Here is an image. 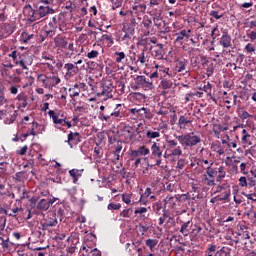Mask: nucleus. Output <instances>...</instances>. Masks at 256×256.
Masks as SVG:
<instances>
[{
    "mask_svg": "<svg viewBox=\"0 0 256 256\" xmlns=\"http://www.w3.org/2000/svg\"><path fill=\"white\" fill-rule=\"evenodd\" d=\"M215 71V68L213 67V64L209 65L206 69V75L207 77H211Z\"/></svg>",
    "mask_w": 256,
    "mask_h": 256,
    "instance_id": "5fc2aeb1",
    "label": "nucleus"
},
{
    "mask_svg": "<svg viewBox=\"0 0 256 256\" xmlns=\"http://www.w3.org/2000/svg\"><path fill=\"white\" fill-rule=\"evenodd\" d=\"M138 61L142 64L145 65L146 60H145V51H143L139 56H138Z\"/></svg>",
    "mask_w": 256,
    "mask_h": 256,
    "instance_id": "0e129e2a",
    "label": "nucleus"
},
{
    "mask_svg": "<svg viewBox=\"0 0 256 256\" xmlns=\"http://www.w3.org/2000/svg\"><path fill=\"white\" fill-rule=\"evenodd\" d=\"M65 143L69 145L70 149H73V145H79L81 143V134L79 132H70Z\"/></svg>",
    "mask_w": 256,
    "mask_h": 256,
    "instance_id": "423d86ee",
    "label": "nucleus"
},
{
    "mask_svg": "<svg viewBox=\"0 0 256 256\" xmlns=\"http://www.w3.org/2000/svg\"><path fill=\"white\" fill-rule=\"evenodd\" d=\"M133 11L136 13H145L147 11V5L146 4H138L133 6Z\"/></svg>",
    "mask_w": 256,
    "mask_h": 256,
    "instance_id": "c756f323",
    "label": "nucleus"
},
{
    "mask_svg": "<svg viewBox=\"0 0 256 256\" xmlns=\"http://www.w3.org/2000/svg\"><path fill=\"white\" fill-rule=\"evenodd\" d=\"M247 37L250 38V41H256V31H250L249 33H247Z\"/></svg>",
    "mask_w": 256,
    "mask_h": 256,
    "instance_id": "052dcab7",
    "label": "nucleus"
},
{
    "mask_svg": "<svg viewBox=\"0 0 256 256\" xmlns=\"http://www.w3.org/2000/svg\"><path fill=\"white\" fill-rule=\"evenodd\" d=\"M189 123H192V121L187 119L185 116H180L178 119V125L180 129H185Z\"/></svg>",
    "mask_w": 256,
    "mask_h": 256,
    "instance_id": "412c9836",
    "label": "nucleus"
},
{
    "mask_svg": "<svg viewBox=\"0 0 256 256\" xmlns=\"http://www.w3.org/2000/svg\"><path fill=\"white\" fill-rule=\"evenodd\" d=\"M244 51H246V53H255V47L253 46V44L248 43L245 46Z\"/></svg>",
    "mask_w": 256,
    "mask_h": 256,
    "instance_id": "49530a36",
    "label": "nucleus"
},
{
    "mask_svg": "<svg viewBox=\"0 0 256 256\" xmlns=\"http://www.w3.org/2000/svg\"><path fill=\"white\" fill-rule=\"evenodd\" d=\"M210 16L214 17V19H221V17H223V14L219 15L218 11L213 10L210 12Z\"/></svg>",
    "mask_w": 256,
    "mask_h": 256,
    "instance_id": "e2e57ef3",
    "label": "nucleus"
},
{
    "mask_svg": "<svg viewBox=\"0 0 256 256\" xmlns=\"http://www.w3.org/2000/svg\"><path fill=\"white\" fill-rule=\"evenodd\" d=\"M175 137L179 143L185 145V147H195V145L201 143V137L196 136L193 132L181 136L175 135Z\"/></svg>",
    "mask_w": 256,
    "mask_h": 256,
    "instance_id": "f03ea898",
    "label": "nucleus"
},
{
    "mask_svg": "<svg viewBox=\"0 0 256 256\" xmlns=\"http://www.w3.org/2000/svg\"><path fill=\"white\" fill-rule=\"evenodd\" d=\"M49 207L50 206L46 199H41L37 204V209H39L40 211H48Z\"/></svg>",
    "mask_w": 256,
    "mask_h": 256,
    "instance_id": "4be33fe9",
    "label": "nucleus"
},
{
    "mask_svg": "<svg viewBox=\"0 0 256 256\" xmlns=\"http://www.w3.org/2000/svg\"><path fill=\"white\" fill-rule=\"evenodd\" d=\"M15 119H17V111H16V110H14V111L12 112V114L10 115V117H8V118L5 119L4 123H5L6 125H11L12 123H15Z\"/></svg>",
    "mask_w": 256,
    "mask_h": 256,
    "instance_id": "cd10ccee",
    "label": "nucleus"
},
{
    "mask_svg": "<svg viewBox=\"0 0 256 256\" xmlns=\"http://www.w3.org/2000/svg\"><path fill=\"white\" fill-rule=\"evenodd\" d=\"M219 45L224 47V49H229V47H233V44L231 43V35H229V32L224 31L222 33V36L219 41Z\"/></svg>",
    "mask_w": 256,
    "mask_h": 256,
    "instance_id": "6e6552de",
    "label": "nucleus"
},
{
    "mask_svg": "<svg viewBox=\"0 0 256 256\" xmlns=\"http://www.w3.org/2000/svg\"><path fill=\"white\" fill-rule=\"evenodd\" d=\"M143 213H147V208L140 207L134 211V215H141V217L147 218L145 215H143Z\"/></svg>",
    "mask_w": 256,
    "mask_h": 256,
    "instance_id": "37998d69",
    "label": "nucleus"
},
{
    "mask_svg": "<svg viewBox=\"0 0 256 256\" xmlns=\"http://www.w3.org/2000/svg\"><path fill=\"white\" fill-rule=\"evenodd\" d=\"M64 69H66L65 77H73V75H76L77 71H79V67L73 63H66Z\"/></svg>",
    "mask_w": 256,
    "mask_h": 256,
    "instance_id": "9d476101",
    "label": "nucleus"
},
{
    "mask_svg": "<svg viewBox=\"0 0 256 256\" xmlns=\"http://www.w3.org/2000/svg\"><path fill=\"white\" fill-rule=\"evenodd\" d=\"M162 3L163 0H149L148 7L154 11L156 15H161V12L163 11V6L161 5Z\"/></svg>",
    "mask_w": 256,
    "mask_h": 256,
    "instance_id": "0eeeda50",
    "label": "nucleus"
},
{
    "mask_svg": "<svg viewBox=\"0 0 256 256\" xmlns=\"http://www.w3.org/2000/svg\"><path fill=\"white\" fill-rule=\"evenodd\" d=\"M37 80L40 81V83H43V87H49V84L47 83V76L39 74Z\"/></svg>",
    "mask_w": 256,
    "mask_h": 256,
    "instance_id": "ea45409f",
    "label": "nucleus"
},
{
    "mask_svg": "<svg viewBox=\"0 0 256 256\" xmlns=\"http://www.w3.org/2000/svg\"><path fill=\"white\" fill-rule=\"evenodd\" d=\"M16 183H21L23 181V172H17L14 176Z\"/></svg>",
    "mask_w": 256,
    "mask_h": 256,
    "instance_id": "3c124183",
    "label": "nucleus"
},
{
    "mask_svg": "<svg viewBox=\"0 0 256 256\" xmlns=\"http://www.w3.org/2000/svg\"><path fill=\"white\" fill-rule=\"evenodd\" d=\"M51 79V83H50V86L51 87H56V85H59V83H61V78H59L58 76H51L50 77Z\"/></svg>",
    "mask_w": 256,
    "mask_h": 256,
    "instance_id": "e433bc0d",
    "label": "nucleus"
},
{
    "mask_svg": "<svg viewBox=\"0 0 256 256\" xmlns=\"http://www.w3.org/2000/svg\"><path fill=\"white\" fill-rule=\"evenodd\" d=\"M115 55L117 56L115 59L116 63H121L125 59V52H115Z\"/></svg>",
    "mask_w": 256,
    "mask_h": 256,
    "instance_id": "79ce46f5",
    "label": "nucleus"
},
{
    "mask_svg": "<svg viewBox=\"0 0 256 256\" xmlns=\"http://www.w3.org/2000/svg\"><path fill=\"white\" fill-rule=\"evenodd\" d=\"M204 181L206 182V185H208L209 187L215 186V180H213V179H211V178L206 177V178L204 179Z\"/></svg>",
    "mask_w": 256,
    "mask_h": 256,
    "instance_id": "69168bd1",
    "label": "nucleus"
},
{
    "mask_svg": "<svg viewBox=\"0 0 256 256\" xmlns=\"http://www.w3.org/2000/svg\"><path fill=\"white\" fill-rule=\"evenodd\" d=\"M144 115H147V108L142 107L138 109V117H144Z\"/></svg>",
    "mask_w": 256,
    "mask_h": 256,
    "instance_id": "680f3d73",
    "label": "nucleus"
},
{
    "mask_svg": "<svg viewBox=\"0 0 256 256\" xmlns=\"http://www.w3.org/2000/svg\"><path fill=\"white\" fill-rule=\"evenodd\" d=\"M33 63V58L30 59V62H28L27 60L23 59V56H19V62L18 65H20V67H22V69L27 70L29 68H27V65H31Z\"/></svg>",
    "mask_w": 256,
    "mask_h": 256,
    "instance_id": "b1692460",
    "label": "nucleus"
},
{
    "mask_svg": "<svg viewBox=\"0 0 256 256\" xmlns=\"http://www.w3.org/2000/svg\"><path fill=\"white\" fill-rule=\"evenodd\" d=\"M206 256H235V252H233V248L229 246L217 248V245L209 244L206 249Z\"/></svg>",
    "mask_w": 256,
    "mask_h": 256,
    "instance_id": "f257e3e1",
    "label": "nucleus"
},
{
    "mask_svg": "<svg viewBox=\"0 0 256 256\" xmlns=\"http://www.w3.org/2000/svg\"><path fill=\"white\" fill-rule=\"evenodd\" d=\"M113 84L111 81H105L102 84V91L97 93V97H104L102 98L103 101H107L110 97H113Z\"/></svg>",
    "mask_w": 256,
    "mask_h": 256,
    "instance_id": "7ed1b4c3",
    "label": "nucleus"
},
{
    "mask_svg": "<svg viewBox=\"0 0 256 256\" xmlns=\"http://www.w3.org/2000/svg\"><path fill=\"white\" fill-rule=\"evenodd\" d=\"M131 209H125L120 213V217L129 218L131 217Z\"/></svg>",
    "mask_w": 256,
    "mask_h": 256,
    "instance_id": "4d7b16f0",
    "label": "nucleus"
},
{
    "mask_svg": "<svg viewBox=\"0 0 256 256\" xmlns=\"http://www.w3.org/2000/svg\"><path fill=\"white\" fill-rule=\"evenodd\" d=\"M160 85L162 89L167 91V89H171V87H173V80L171 78H166V76H164V78L160 82Z\"/></svg>",
    "mask_w": 256,
    "mask_h": 256,
    "instance_id": "f3484780",
    "label": "nucleus"
},
{
    "mask_svg": "<svg viewBox=\"0 0 256 256\" xmlns=\"http://www.w3.org/2000/svg\"><path fill=\"white\" fill-rule=\"evenodd\" d=\"M107 209L108 211H119V209H121V204L109 203Z\"/></svg>",
    "mask_w": 256,
    "mask_h": 256,
    "instance_id": "f704fd0d",
    "label": "nucleus"
},
{
    "mask_svg": "<svg viewBox=\"0 0 256 256\" xmlns=\"http://www.w3.org/2000/svg\"><path fill=\"white\" fill-rule=\"evenodd\" d=\"M152 156L157 157V159H161L163 157V150H161V147H159V144L157 142H153L151 146Z\"/></svg>",
    "mask_w": 256,
    "mask_h": 256,
    "instance_id": "4468645a",
    "label": "nucleus"
},
{
    "mask_svg": "<svg viewBox=\"0 0 256 256\" xmlns=\"http://www.w3.org/2000/svg\"><path fill=\"white\" fill-rule=\"evenodd\" d=\"M135 81H136L137 85H141L139 87H141L145 91H151V89L155 88V86H153V82L151 80L145 78V76H137Z\"/></svg>",
    "mask_w": 256,
    "mask_h": 256,
    "instance_id": "20e7f679",
    "label": "nucleus"
},
{
    "mask_svg": "<svg viewBox=\"0 0 256 256\" xmlns=\"http://www.w3.org/2000/svg\"><path fill=\"white\" fill-rule=\"evenodd\" d=\"M48 115H49L50 119H52L54 125H61L63 127V124L65 123L66 118L57 117V115H55L54 110H50L48 112Z\"/></svg>",
    "mask_w": 256,
    "mask_h": 256,
    "instance_id": "ddd939ff",
    "label": "nucleus"
},
{
    "mask_svg": "<svg viewBox=\"0 0 256 256\" xmlns=\"http://www.w3.org/2000/svg\"><path fill=\"white\" fill-rule=\"evenodd\" d=\"M152 191L151 188H146L145 192L140 196V200L142 201V199H147V197H149L151 195Z\"/></svg>",
    "mask_w": 256,
    "mask_h": 256,
    "instance_id": "09e8293b",
    "label": "nucleus"
},
{
    "mask_svg": "<svg viewBox=\"0 0 256 256\" xmlns=\"http://www.w3.org/2000/svg\"><path fill=\"white\" fill-rule=\"evenodd\" d=\"M56 47H60L61 49H67V39H65L63 36H57L54 39Z\"/></svg>",
    "mask_w": 256,
    "mask_h": 256,
    "instance_id": "dca6fc26",
    "label": "nucleus"
},
{
    "mask_svg": "<svg viewBox=\"0 0 256 256\" xmlns=\"http://www.w3.org/2000/svg\"><path fill=\"white\" fill-rule=\"evenodd\" d=\"M246 199L249 201H254L256 203V188L254 189L253 193L245 194Z\"/></svg>",
    "mask_w": 256,
    "mask_h": 256,
    "instance_id": "c03bdc74",
    "label": "nucleus"
},
{
    "mask_svg": "<svg viewBox=\"0 0 256 256\" xmlns=\"http://www.w3.org/2000/svg\"><path fill=\"white\" fill-rule=\"evenodd\" d=\"M143 25L145 29H151V25H153V22L151 20H145L143 22Z\"/></svg>",
    "mask_w": 256,
    "mask_h": 256,
    "instance_id": "338daca9",
    "label": "nucleus"
},
{
    "mask_svg": "<svg viewBox=\"0 0 256 256\" xmlns=\"http://www.w3.org/2000/svg\"><path fill=\"white\" fill-rule=\"evenodd\" d=\"M24 12L28 13V17H31V19H33L35 17V15H37V13H35V10L33 9V7H31V5H26L24 7Z\"/></svg>",
    "mask_w": 256,
    "mask_h": 256,
    "instance_id": "c85d7f7f",
    "label": "nucleus"
},
{
    "mask_svg": "<svg viewBox=\"0 0 256 256\" xmlns=\"http://www.w3.org/2000/svg\"><path fill=\"white\" fill-rule=\"evenodd\" d=\"M146 246L149 247L150 251H153V249H155V247H157L159 240L157 239H147L145 241Z\"/></svg>",
    "mask_w": 256,
    "mask_h": 256,
    "instance_id": "a878e982",
    "label": "nucleus"
},
{
    "mask_svg": "<svg viewBox=\"0 0 256 256\" xmlns=\"http://www.w3.org/2000/svg\"><path fill=\"white\" fill-rule=\"evenodd\" d=\"M211 165H213V163H210V166H208L206 169V173L208 175V177H210V179H213V177H215V175H217V171L214 170L213 168H211Z\"/></svg>",
    "mask_w": 256,
    "mask_h": 256,
    "instance_id": "c9c22d12",
    "label": "nucleus"
},
{
    "mask_svg": "<svg viewBox=\"0 0 256 256\" xmlns=\"http://www.w3.org/2000/svg\"><path fill=\"white\" fill-rule=\"evenodd\" d=\"M153 55L155 59H158V60L165 59V49H163V44H157L154 47Z\"/></svg>",
    "mask_w": 256,
    "mask_h": 256,
    "instance_id": "9b49d317",
    "label": "nucleus"
},
{
    "mask_svg": "<svg viewBox=\"0 0 256 256\" xmlns=\"http://www.w3.org/2000/svg\"><path fill=\"white\" fill-rule=\"evenodd\" d=\"M5 103H7L5 93H3V90L0 88V105H5Z\"/></svg>",
    "mask_w": 256,
    "mask_h": 256,
    "instance_id": "bf43d9fd",
    "label": "nucleus"
},
{
    "mask_svg": "<svg viewBox=\"0 0 256 256\" xmlns=\"http://www.w3.org/2000/svg\"><path fill=\"white\" fill-rule=\"evenodd\" d=\"M171 155H173L174 157H181V155H183V150H181V146L174 148L171 151Z\"/></svg>",
    "mask_w": 256,
    "mask_h": 256,
    "instance_id": "4c0bfd02",
    "label": "nucleus"
},
{
    "mask_svg": "<svg viewBox=\"0 0 256 256\" xmlns=\"http://www.w3.org/2000/svg\"><path fill=\"white\" fill-rule=\"evenodd\" d=\"M177 201H179V197H177V195L175 196L168 195L164 199L165 205H169V207H173L174 205H176Z\"/></svg>",
    "mask_w": 256,
    "mask_h": 256,
    "instance_id": "a211bd4d",
    "label": "nucleus"
},
{
    "mask_svg": "<svg viewBox=\"0 0 256 256\" xmlns=\"http://www.w3.org/2000/svg\"><path fill=\"white\" fill-rule=\"evenodd\" d=\"M189 225H191V221H187L181 225L180 233H182L184 237H187V235H189Z\"/></svg>",
    "mask_w": 256,
    "mask_h": 256,
    "instance_id": "393cba45",
    "label": "nucleus"
},
{
    "mask_svg": "<svg viewBox=\"0 0 256 256\" xmlns=\"http://www.w3.org/2000/svg\"><path fill=\"white\" fill-rule=\"evenodd\" d=\"M230 196H231V192L224 191L217 196V199L218 201H227V199H229Z\"/></svg>",
    "mask_w": 256,
    "mask_h": 256,
    "instance_id": "7c9ffc66",
    "label": "nucleus"
},
{
    "mask_svg": "<svg viewBox=\"0 0 256 256\" xmlns=\"http://www.w3.org/2000/svg\"><path fill=\"white\" fill-rule=\"evenodd\" d=\"M146 137L148 139H157V138L161 137V133L159 131L148 130L146 132Z\"/></svg>",
    "mask_w": 256,
    "mask_h": 256,
    "instance_id": "bb28decb",
    "label": "nucleus"
},
{
    "mask_svg": "<svg viewBox=\"0 0 256 256\" xmlns=\"http://www.w3.org/2000/svg\"><path fill=\"white\" fill-rule=\"evenodd\" d=\"M123 105L117 104L114 111L110 114L111 117H121L123 115Z\"/></svg>",
    "mask_w": 256,
    "mask_h": 256,
    "instance_id": "aec40b11",
    "label": "nucleus"
},
{
    "mask_svg": "<svg viewBox=\"0 0 256 256\" xmlns=\"http://www.w3.org/2000/svg\"><path fill=\"white\" fill-rule=\"evenodd\" d=\"M30 135L35 136V135H37V132H35V131L33 130V128H31V129L28 130L26 133L22 134V137H23L24 139H27Z\"/></svg>",
    "mask_w": 256,
    "mask_h": 256,
    "instance_id": "603ef678",
    "label": "nucleus"
},
{
    "mask_svg": "<svg viewBox=\"0 0 256 256\" xmlns=\"http://www.w3.org/2000/svg\"><path fill=\"white\" fill-rule=\"evenodd\" d=\"M219 35H220L219 26H216L212 29V32H211L212 43H215V39H217Z\"/></svg>",
    "mask_w": 256,
    "mask_h": 256,
    "instance_id": "473e14b6",
    "label": "nucleus"
},
{
    "mask_svg": "<svg viewBox=\"0 0 256 256\" xmlns=\"http://www.w3.org/2000/svg\"><path fill=\"white\" fill-rule=\"evenodd\" d=\"M249 29H256V20H251L248 22Z\"/></svg>",
    "mask_w": 256,
    "mask_h": 256,
    "instance_id": "774afa93",
    "label": "nucleus"
},
{
    "mask_svg": "<svg viewBox=\"0 0 256 256\" xmlns=\"http://www.w3.org/2000/svg\"><path fill=\"white\" fill-rule=\"evenodd\" d=\"M2 29H4V31H6V33H8V35H11L14 31L13 29V26L9 23H5L3 26H2Z\"/></svg>",
    "mask_w": 256,
    "mask_h": 256,
    "instance_id": "a19ab883",
    "label": "nucleus"
},
{
    "mask_svg": "<svg viewBox=\"0 0 256 256\" xmlns=\"http://www.w3.org/2000/svg\"><path fill=\"white\" fill-rule=\"evenodd\" d=\"M33 37H35L34 34H29L27 32H23L21 34V39H22L23 43H27V41H30V39H33Z\"/></svg>",
    "mask_w": 256,
    "mask_h": 256,
    "instance_id": "2f4dec72",
    "label": "nucleus"
},
{
    "mask_svg": "<svg viewBox=\"0 0 256 256\" xmlns=\"http://www.w3.org/2000/svg\"><path fill=\"white\" fill-rule=\"evenodd\" d=\"M81 173H83V170H79V169L69 170V175L71 178H73V183H77L79 181V177H81Z\"/></svg>",
    "mask_w": 256,
    "mask_h": 256,
    "instance_id": "6ab92c4d",
    "label": "nucleus"
},
{
    "mask_svg": "<svg viewBox=\"0 0 256 256\" xmlns=\"http://www.w3.org/2000/svg\"><path fill=\"white\" fill-rule=\"evenodd\" d=\"M98 56H99V51L97 50H92L87 54L88 59H95Z\"/></svg>",
    "mask_w": 256,
    "mask_h": 256,
    "instance_id": "8fccbe9b",
    "label": "nucleus"
},
{
    "mask_svg": "<svg viewBox=\"0 0 256 256\" xmlns=\"http://www.w3.org/2000/svg\"><path fill=\"white\" fill-rule=\"evenodd\" d=\"M52 13H55V10L53 8L49 6H39L38 12L36 13V15H38V17L42 19V17H47V15H52Z\"/></svg>",
    "mask_w": 256,
    "mask_h": 256,
    "instance_id": "1a4fd4ad",
    "label": "nucleus"
},
{
    "mask_svg": "<svg viewBox=\"0 0 256 256\" xmlns=\"http://www.w3.org/2000/svg\"><path fill=\"white\" fill-rule=\"evenodd\" d=\"M191 33V30H181L180 32L176 33V39H175V43H180V45H183V39H189V37H191V35L189 34Z\"/></svg>",
    "mask_w": 256,
    "mask_h": 256,
    "instance_id": "f8f14e48",
    "label": "nucleus"
},
{
    "mask_svg": "<svg viewBox=\"0 0 256 256\" xmlns=\"http://www.w3.org/2000/svg\"><path fill=\"white\" fill-rule=\"evenodd\" d=\"M86 252L88 253V256H101V251L97 250V248H88Z\"/></svg>",
    "mask_w": 256,
    "mask_h": 256,
    "instance_id": "58836bf2",
    "label": "nucleus"
},
{
    "mask_svg": "<svg viewBox=\"0 0 256 256\" xmlns=\"http://www.w3.org/2000/svg\"><path fill=\"white\" fill-rule=\"evenodd\" d=\"M122 201L126 203V205H130L131 203V195L122 194Z\"/></svg>",
    "mask_w": 256,
    "mask_h": 256,
    "instance_id": "864d4df0",
    "label": "nucleus"
},
{
    "mask_svg": "<svg viewBox=\"0 0 256 256\" xmlns=\"http://www.w3.org/2000/svg\"><path fill=\"white\" fill-rule=\"evenodd\" d=\"M201 91H205V93L211 92V83L207 82L204 86L200 87Z\"/></svg>",
    "mask_w": 256,
    "mask_h": 256,
    "instance_id": "6e6d98bb",
    "label": "nucleus"
},
{
    "mask_svg": "<svg viewBox=\"0 0 256 256\" xmlns=\"http://www.w3.org/2000/svg\"><path fill=\"white\" fill-rule=\"evenodd\" d=\"M57 217H47L40 223V229L42 231H49L51 227H57Z\"/></svg>",
    "mask_w": 256,
    "mask_h": 256,
    "instance_id": "39448f33",
    "label": "nucleus"
},
{
    "mask_svg": "<svg viewBox=\"0 0 256 256\" xmlns=\"http://www.w3.org/2000/svg\"><path fill=\"white\" fill-rule=\"evenodd\" d=\"M138 151L140 153V155H149L150 150L149 148L145 147V146H141L140 148H138Z\"/></svg>",
    "mask_w": 256,
    "mask_h": 256,
    "instance_id": "a18cd8bd",
    "label": "nucleus"
},
{
    "mask_svg": "<svg viewBox=\"0 0 256 256\" xmlns=\"http://www.w3.org/2000/svg\"><path fill=\"white\" fill-rule=\"evenodd\" d=\"M187 65H189V60L185 58L179 59L176 65L178 73H183V71H187Z\"/></svg>",
    "mask_w": 256,
    "mask_h": 256,
    "instance_id": "2eb2a0df",
    "label": "nucleus"
},
{
    "mask_svg": "<svg viewBox=\"0 0 256 256\" xmlns=\"http://www.w3.org/2000/svg\"><path fill=\"white\" fill-rule=\"evenodd\" d=\"M123 5V1L121 0H112V9H119Z\"/></svg>",
    "mask_w": 256,
    "mask_h": 256,
    "instance_id": "de8ad7c7",
    "label": "nucleus"
},
{
    "mask_svg": "<svg viewBox=\"0 0 256 256\" xmlns=\"http://www.w3.org/2000/svg\"><path fill=\"white\" fill-rule=\"evenodd\" d=\"M166 143L168 149H175L178 145L177 140H171V138H166Z\"/></svg>",
    "mask_w": 256,
    "mask_h": 256,
    "instance_id": "72a5a7b5",
    "label": "nucleus"
},
{
    "mask_svg": "<svg viewBox=\"0 0 256 256\" xmlns=\"http://www.w3.org/2000/svg\"><path fill=\"white\" fill-rule=\"evenodd\" d=\"M239 185L240 187H247V178L245 176L239 178Z\"/></svg>",
    "mask_w": 256,
    "mask_h": 256,
    "instance_id": "13d9d810",
    "label": "nucleus"
},
{
    "mask_svg": "<svg viewBox=\"0 0 256 256\" xmlns=\"http://www.w3.org/2000/svg\"><path fill=\"white\" fill-rule=\"evenodd\" d=\"M17 99L19 101V107H22V109H25V107H27V96L21 93L17 96Z\"/></svg>",
    "mask_w": 256,
    "mask_h": 256,
    "instance_id": "5701e85b",
    "label": "nucleus"
}]
</instances>
